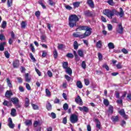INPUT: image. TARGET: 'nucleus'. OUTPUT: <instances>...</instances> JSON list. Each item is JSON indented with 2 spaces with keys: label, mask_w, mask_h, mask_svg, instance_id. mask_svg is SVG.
<instances>
[{
  "label": "nucleus",
  "mask_w": 131,
  "mask_h": 131,
  "mask_svg": "<svg viewBox=\"0 0 131 131\" xmlns=\"http://www.w3.org/2000/svg\"><path fill=\"white\" fill-rule=\"evenodd\" d=\"M69 26L70 28H73L76 26V22L79 21L78 16L75 14L71 15L69 17Z\"/></svg>",
  "instance_id": "nucleus-1"
},
{
  "label": "nucleus",
  "mask_w": 131,
  "mask_h": 131,
  "mask_svg": "<svg viewBox=\"0 0 131 131\" xmlns=\"http://www.w3.org/2000/svg\"><path fill=\"white\" fill-rule=\"evenodd\" d=\"M117 13V11L115 9L110 10L105 9L103 11V15L107 16L109 19H112V17Z\"/></svg>",
  "instance_id": "nucleus-2"
},
{
  "label": "nucleus",
  "mask_w": 131,
  "mask_h": 131,
  "mask_svg": "<svg viewBox=\"0 0 131 131\" xmlns=\"http://www.w3.org/2000/svg\"><path fill=\"white\" fill-rule=\"evenodd\" d=\"M70 120L72 123H76L78 121V117L75 114H72L70 116Z\"/></svg>",
  "instance_id": "nucleus-3"
},
{
  "label": "nucleus",
  "mask_w": 131,
  "mask_h": 131,
  "mask_svg": "<svg viewBox=\"0 0 131 131\" xmlns=\"http://www.w3.org/2000/svg\"><path fill=\"white\" fill-rule=\"evenodd\" d=\"M116 32L119 34H122L123 33V27H122V24H119L118 25L116 28Z\"/></svg>",
  "instance_id": "nucleus-4"
},
{
  "label": "nucleus",
  "mask_w": 131,
  "mask_h": 131,
  "mask_svg": "<svg viewBox=\"0 0 131 131\" xmlns=\"http://www.w3.org/2000/svg\"><path fill=\"white\" fill-rule=\"evenodd\" d=\"M91 30H92V29L91 28L89 27L86 30L83 34H82V36L81 37V38H85V37H86V36H89V35H91Z\"/></svg>",
  "instance_id": "nucleus-5"
},
{
  "label": "nucleus",
  "mask_w": 131,
  "mask_h": 131,
  "mask_svg": "<svg viewBox=\"0 0 131 131\" xmlns=\"http://www.w3.org/2000/svg\"><path fill=\"white\" fill-rule=\"evenodd\" d=\"M8 125L10 127V128H14L15 127V124L13 123V121L12 120V118H9L8 119Z\"/></svg>",
  "instance_id": "nucleus-6"
},
{
  "label": "nucleus",
  "mask_w": 131,
  "mask_h": 131,
  "mask_svg": "<svg viewBox=\"0 0 131 131\" xmlns=\"http://www.w3.org/2000/svg\"><path fill=\"white\" fill-rule=\"evenodd\" d=\"M75 102L77 104H79L80 106L82 105L83 102H82V100L80 98V96H78L77 98H75Z\"/></svg>",
  "instance_id": "nucleus-7"
},
{
  "label": "nucleus",
  "mask_w": 131,
  "mask_h": 131,
  "mask_svg": "<svg viewBox=\"0 0 131 131\" xmlns=\"http://www.w3.org/2000/svg\"><path fill=\"white\" fill-rule=\"evenodd\" d=\"M78 109L80 110V111H83V112H85L86 113H88V112H89V108H88V107L86 106H83L82 107L79 106Z\"/></svg>",
  "instance_id": "nucleus-8"
},
{
  "label": "nucleus",
  "mask_w": 131,
  "mask_h": 131,
  "mask_svg": "<svg viewBox=\"0 0 131 131\" xmlns=\"http://www.w3.org/2000/svg\"><path fill=\"white\" fill-rule=\"evenodd\" d=\"M13 95V92L11 91H7L5 93V97L8 99L11 98V96Z\"/></svg>",
  "instance_id": "nucleus-9"
},
{
  "label": "nucleus",
  "mask_w": 131,
  "mask_h": 131,
  "mask_svg": "<svg viewBox=\"0 0 131 131\" xmlns=\"http://www.w3.org/2000/svg\"><path fill=\"white\" fill-rule=\"evenodd\" d=\"M7 45V42H2L0 43V51L3 52L5 51V46Z\"/></svg>",
  "instance_id": "nucleus-10"
},
{
  "label": "nucleus",
  "mask_w": 131,
  "mask_h": 131,
  "mask_svg": "<svg viewBox=\"0 0 131 131\" xmlns=\"http://www.w3.org/2000/svg\"><path fill=\"white\" fill-rule=\"evenodd\" d=\"M19 62L18 60H15L13 62V66L14 68H18L19 67Z\"/></svg>",
  "instance_id": "nucleus-11"
},
{
  "label": "nucleus",
  "mask_w": 131,
  "mask_h": 131,
  "mask_svg": "<svg viewBox=\"0 0 131 131\" xmlns=\"http://www.w3.org/2000/svg\"><path fill=\"white\" fill-rule=\"evenodd\" d=\"M11 102L13 103V105L17 103H19V99L17 97H13L11 99Z\"/></svg>",
  "instance_id": "nucleus-12"
},
{
  "label": "nucleus",
  "mask_w": 131,
  "mask_h": 131,
  "mask_svg": "<svg viewBox=\"0 0 131 131\" xmlns=\"http://www.w3.org/2000/svg\"><path fill=\"white\" fill-rule=\"evenodd\" d=\"M3 105H4V106L9 107V106H12V102H11V101H8L7 100H4Z\"/></svg>",
  "instance_id": "nucleus-13"
},
{
  "label": "nucleus",
  "mask_w": 131,
  "mask_h": 131,
  "mask_svg": "<svg viewBox=\"0 0 131 131\" xmlns=\"http://www.w3.org/2000/svg\"><path fill=\"white\" fill-rule=\"evenodd\" d=\"M86 4H88V6L90 7V8H94V2L93 0H88L86 2Z\"/></svg>",
  "instance_id": "nucleus-14"
},
{
  "label": "nucleus",
  "mask_w": 131,
  "mask_h": 131,
  "mask_svg": "<svg viewBox=\"0 0 131 131\" xmlns=\"http://www.w3.org/2000/svg\"><path fill=\"white\" fill-rule=\"evenodd\" d=\"M77 54L80 57H81V58H83V57H84V53H83V51L81 49L78 50Z\"/></svg>",
  "instance_id": "nucleus-15"
},
{
  "label": "nucleus",
  "mask_w": 131,
  "mask_h": 131,
  "mask_svg": "<svg viewBox=\"0 0 131 131\" xmlns=\"http://www.w3.org/2000/svg\"><path fill=\"white\" fill-rule=\"evenodd\" d=\"M111 119L113 122H117V121L119 120V117H118V116H113L112 117Z\"/></svg>",
  "instance_id": "nucleus-16"
},
{
  "label": "nucleus",
  "mask_w": 131,
  "mask_h": 131,
  "mask_svg": "<svg viewBox=\"0 0 131 131\" xmlns=\"http://www.w3.org/2000/svg\"><path fill=\"white\" fill-rule=\"evenodd\" d=\"M89 28L88 26H79L78 28L76 29V31L79 30H86Z\"/></svg>",
  "instance_id": "nucleus-17"
},
{
  "label": "nucleus",
  "mask_w": 131,
  "mask_h": 131,
  "mask_svg": "<svg viewBox=\"0 0 131 131\" xmlns=\"http://www.w3.org/2000/svg\"><path fill=\"white\" fill-rule=\"evenodd\" d=\"M11 115L13 117H15L17 115V111L15 108H12L11 111Z\"/></svg>",
  "instance_id": "nucleus-18"
},
{
  "label": "nucleus",
  "mask_w": 131,
  "mask_h": 131,
  "mask_svg": "<svg viewBox=\"0 0 131 131\" xmlns=\"http://www.w3.org/2000/svg\"><path fill=\"white\" fill-rule=\"evenodd\" d=\"M6 82H7V85H8V86H9V88H13V85H12V82H11V80H10L9 78H7L6 79Z\"/></svg>",
  "instance_id": "nucleus-19"
},
{
  "label": "nucleus",
  "mask_w": 131,
  "mask_h": 131,
  "mask_svg": "<svg viewBox=\"0 0 131 131\" xmlns=\"http://www.w3.org/2000/svg\"><path fill=\"white\" fill-rule=\"evenodd\" d=\"M30 104V103L29 99H28V98H26L25 101V107H26V108H27V107L29 106Z\"/></svg>",
  "instance_id": "nucleus-20"
},
{
  "label": "nucleus",
  "mask_w": 131,
  "mask_h": 131,
  "mask_svg": "<svg viewBox=\"0 0 131 131\" xmlns=\"http://www.w3.org/2000/svg\"><path fill=\"white\" fill-rule=\"evenodd\" d=\"M118 14L119 15L121 18H122V17L124 16V12L123 11V9H122V8H120V12H118Z\"/></svg>",
  "instance_id": "nucleus-21"
},
{
  "label": "nucleus",
  "mask_w": 131,
  "mask_h": 131,
  "mask_svg": "<svg viewBox=\"0 0 131 131\" xmlns=\"http://www.w3.org/2000/svg\"><path fill=\"white\" fill-rule=\"evenodd\" d=\"M73 36L74 37H79L80 38H81L82 35H80V33L79 32H76L73 34Z\"/></svg>",
  "instance_id": "nucleus-22"
},
{
  "label": "nucleus",
  "mask_w": 131,
  "mask_h": 131,
  "mask_svg": "<svg viewBox=\"0 0 131 131\" xmlns=\"http://www.w3.org/2000/svg\"><path fill=\"white\" fill-rule=\"evenodd\" d=\"M73 54H74V55L75 56L76 60H77V61H79V60H80V58L79 57V56H78V55H77V53H76V51H74Z\"/></svg>",
  "instance_id": "nucleus-23"
},
{
  "label": "nucleus",
  "mask_w": 131,
  "mask_h": 131,
  "mask_svg": "<svg viewBox=\"0 0 131 131\" xmlns=\"http://www.w3.org/2000/svg\"><path fill=\"white\" fill-rule=\"evenodd\" d=\"M95 122L96 123V127L100 129L101 128V122L97 119H95Z\"/></svg>",
  "instance_id": "nucleus-24"
},
{
  "label": "nucleus",
  "mask_w": 131,
  "mask_h": 131,
  "mask_svg": "<svg viewBox=\"0 0 131 131\" xmlns=\"http://www.w3.org/2000/svg\"><path fill=\"white\" fill-rule=\"evenodd\" d=\"M66 72L69 74V75H71L72 74V70L70 68H68L66 69Z\"/></svg>",
  "instance_id": "nucleus-25"
},
{
  "label": "nucleus",
  "mask_w": 131,
  "mask_h": 131,
  "mask_svg": "<svg viewBox=\"0 0 131 131\" xmlns=\"http://www.w3.org/2000/svg\"><path fill=\"white\" fill-rule=\"evenodd\" d=\"M80 5V2H74L73 3V6H74V8L75 9H76V8H78Z\"/></svg>",
  "instance_id": "nucleus-26"
},
{
  "label": "nucleus",
  "mask_w": 131,
  "mask_h": 131,
  "mask_svg": "<svg viewBox=\"0 0 131 131\" xmlns=\"http://www.w3.org/2000/svg\"><path fill=\"white\" fill-rule=\"evenodd\" d=\"M46 108L48 111H51L52 110V104H51V103L48 102L46 105Z\"/></svg>",
  "instance_id": "nucleus-27"
},
{
  "label": "nucleus",
  "mask_w": 131,
  "mask_h": 131,
  "mask_svg": "<svg viewBox=\"0 0 131 131\" xmlns=\"http://www.w3.org/2000/svg\"><path fill=\"white\" fill-rule=\"evenodd\" d=\"M25 123L26 125L27 126H30V125H32V122L30 120H27L25 122Z\"/></svg>",
  "instance_id": "nucleus-28"
},
{
  "label": "nucleus",
  "mask_w": 131,
  "mask_h": 131,
  "mask_svg": "<svg viewBox=\"0 0 131 131\" xmlns=\"http://www.w3.org/2000/svg\"><path fill=\"white\" fill-rule=\"evenodd\" d=\"M76 85L79 89H82V83H81L80 81H78L77 82Z\"/></svg>",
  "instance_id": "nucleus-29"
},
{
  "label": "nucleus",
  "mask_w": 131,
  "mask_h": 131,
  "mask_svg": "<svg viewBox=\"0 0 131 131\" xmlns=\"http://www.w3.org/2000/svg\"><path fill=\"white\" fill-rule=\"evenodd\" d=\"M62 67L63 68V69H67L68 68V62L66 61V62H63V63H62Z\"/></svg>",
  "instance_id": "nucleus-30"
},
{
  "label": "nucleus",
  "mask_w": 131,
  "mask_h": 131,
  "mask_svg": "<svg viewBox=\"0 0 131 131\" xmlns=\"http://www.w3.org/2000/svg\"><path fill=\"white\" fill-rule=\"evenodd\" d=\"M96 47L97 48H99V49L101 48L102 47V41L99 40L96 43Z\"/></svg>",
  "instance_id": "nucleus-31"
},
{
  "label": "nucleus",
  "mask_w": 131,
  "mask_h": 131,
  "mask_svg": "<svg viewBox=\"0 0 131 131\" xmlns=\"http://www.w3.org/2000/svg\"><path fill=\"white\" fill-rule=\"evenodd\" d=\"M108 49H110V50L113 49L115 48L114 44L112 42L108 43Z\"/></svg>",
  "instance_id": "nucleus-32"
},
{
  "label": "nucleus",
  "mask_w": 131,
  "mask_h": 131,
  "mask_svg": "<svg viewBox=\"0 0 131 131\" xmlns=\"http://www.w3.org/2000/svg\"><path fill=\"white\" fill-rule=\"evenodd\" d=\"M113 113V107L110 105L108 107V114H112Z\"/></svg>",
  "instance_id": "nucleus-33"
},
{
  "label": "nucleus",
  "mask_w": 131,
  "mask_h": 131,
  "mask_svg": "<svg viewBox=\"0 0 131 131\" xmlns=\"http://www.w3.org/2000/svg\"><path fill=\"white\" fill-rule=\"evenodd\" d=\"M74 49L75 50H77V49H78V43L77 42V41H75L74 42Z\"/></svg>",
  "instance_id": "nucleus-34"
},
{
  "label": "nucleus",
  "mask_w": 131,
  "mask_h": 131,
  "mask_svg": "<svg viewBox=\"0 0 131 131\" xmlns=\"http://www.w3.org/2000/svg\"><path fill=\"white\" fill-rule=\"evenodd\" d=\"M2 28H3V29H5L6 27H7V21L4 20L2 22V25H1Z\"/></svg>",
  "instance_id": "nucleus-35"
},
{
  "label": "nucleus",
  "mask_w": 131,
  "mask_h": 131,
  "mask_svg": "<svg viewBox=\"0 0 131 131\" xmlns=\"http://www.w3.org/2000/svg\"><path fill=\"white\" fill-rule=\"evenodd\" d=\"M7 5L8 8H10V7H12L13 5V0H7Z\"/></svg>",
  "instance_id": "nucleus-36"
},
{
  "label": "nucleus",
  "mask_w": 131,
  "mask_h": 131,
  "mask_svg": "<svg viewBox=\"0 0 131 131\" xmlns=\"http://www.w3.org/2000/svg\"><path fill=\"white\" fill-rule=\"evenodd\" d=\"M84 14L85 16H86L87 17H90V16H92V13L90 11H84Z\"/></svg>",
  "instance_id": "nucleus-37"
},
{
  "label": "nucleus",
  "mask_w": 131,
  "mask_h": 131,
  "mask_svg": "<svg viewBox=\"0 0 131 131\" xmlns=\"http://www.w3.org/2000/svg\"><path fill=\"white\" fill-rule=\"evenodd\" d=\"M103 104L104 105H105V106H109V101L108 100V99H104L103 100Z\"/></svg>",
  "instance_id": "nucleus-38"
},
{
  "label": "nucleus",
  "mask_w": 131,
  "mask_h": 131,
  "mask_svg": "<svg viewBox=\"0 0 131 131\" xmlns=\"http://www.w3.org/2000/svg\"><path fill=\"white\" fill-rule=\"evenodd\" d=\"M29 76V75L28 74V73L25 74L26 81H27V82H30V79H29V77H28Z\"/></svg>",
  "instance_id": "nucleus-39"
},
{
  "label": "nucleus",
  "mask_w": 131,
  "mask_h": 131,
  "mask_svg": "<svg viewBox=\"0 0 131 131\" xmlns=\"http://www.w3.org/2000/svg\"><path fill=\"white\" fill-rule=\"evenodd\" d=\"M81 67L83 69H85L86 68V63H85V61H83L81 63Z\"/></svg>",
  "instance_id": "nucleus-40"
},
{
  "label": "nucleus",
  "mask_w": 131,
  "mask_h": 131,
  "mask_svg": "<svg viewBox=\"0 0 131 131\" xmlns=\"http://www.w3.org/2000/svg\"><path fill=\"white\" fill-rule=\"evenodd\" d=\"M69 107V106H68V104L64 103L63 105V110L66 111V110H68V108Z\"/></svg>",
  "instance_id": "nucleus-41"
},
{
  "label": "nucleus",
  "mask_w": 131,
  "mask_h": 131,
  "mask_svg": "<svg viewBox=\"0 0 131 131\" xmlns=\"http://www.w3.org/2000/svg\"><path fill=\"white\" fill-rule=\"evenodd\" d=\"M65 47V46L63 44H58L57 48L59 49V50H62L63 48Z\"/></svg>",
  "instance_id": "nucleus-42"
},
{
  "label": "nucleus",
  "mask_w": 131,
  "mask_h": 131,
  "mask_svg": "<svg viewBox=\"0 0 131 131\" xmlns=\"http://www.w3.org/2000/svg\"><path fill=\"white\" fill-rule=\"evenodd\" d=\"M48 3L50 6H55L56 5V3L52 0H48Z\"/></svg>",
  "instance_id": "nucleus-43"
},
{
  "label": "nucleus",
  "mask_w": 131,
  "mask_h": 131,
  "mask_svg": "<svg viewBox=\"0 0 131 131\" xmlns=\"http://www.w3.org/2000/svg\"><path fill=\"white\" fill-rule=\"evenodd\" d=\"M107 28L109 31H112V29H113V26L111 24H108L107 25Z\"/></svg>",
  "instance_id": "nucleus-44"
},
{
  "label": "nucleus",
  "mask_w": 131,
  "mask_h": 131,
  "mask_svg": "<svg viewBox=\"0 0 131 131\" xmlns=\"http://www.w3.org/2000/svg\"><path fill=\"white\" fill-rule=\"evenodd\" d=\"M46 96L47 97H51V92L48 89H46Z\"/></svg>",
  "instance_id": "nucleus-45"
},
{
  "label": "nucleus",
  "mask_w": 131,
  "mask_h": 131,
  "mask_svg": "<svg viewBox=\"0 0 131 131\" xmlns=\"http://www.w3.org/2000/svg\"><path fill=\"white\" fill-rule=\"evenodd\" d=\"M116 67L117 69H121L122 68V65H121V62H119L117 65Z\"/></svg>",
  "instance_id": "nucleus-46"
},
{
  "label": "nucleus",
  "mask_w": 131,
  "mask_h": 131,
  "mask_svg": "<svg viewBox=\"0 0 131 131\" xmlns=\"http://www.w3.org/2000/svg\"><path fill=\"white\" fill-rule=\"evenodd\" d=\"M119 114H120V115H121L122 116H123V115H124L125 114V112H124V110L122 109L119 112Z\"/></svg>",
  "instance_id": "nucleus-47"
},
{
  "label": "nucleus",
  "mask_w": 131,
  "mask_h": 131,
  "mask_svg": "<svg viewBox=\"0 0 131 131\" xmlns=\"http://www.w3.org/2000/svg\"><path fill=\"white\" fill-rule=\"evenodd\" d=\"M14 106H15V108L16 109H18V108H21V105H20V103H19V102L15 103Z\"/></svg>",
  "instance_id": "nucleus-48"
},
{
  "label": "nucleus",
  "mask_w": 131,
  "mask_h": 131,
  "mask_svg": "<svg viewBox=\"0 0 131 131\" xmlns=\"http://www.w3.org/2000/svg\"><path fill=\"white\" fill-rule=\"evenodd\" d=\"M6 40V37L4 35V34H0V40Z\"/></svg>",
  "instance_id": "nucleus-49"
},
{
  "label": "nucleus",
  "mask_w": 131,
  "mask_h": 131,
  "mask_svg": "<svg viewBox=\"0 0 131 131\" xmlns=\"http://www.w3.org/2000/svg\"><path fill=\"white\" fill-rule=\"evenodd\" d=\"M30 48L32 52L33 53H34L35 52V49H34V47L33 46V44H31L30 45Z\"/></svg>",
  "instance_id": "nucleus-50"
},
{
  "label": "nucleus",
  "mask_w": 131,
  "mask_h": 131,
  "mask_svg": "<svg viewBox=\"0 0 131 131\" xmlns=\"http://www.w3.org/2000/svg\"><path fill=\"white\" fill-rule=\"evenodd\" d=\"M21 28H25L26 27V23L25 21H22L21 23Z\"/></svg>",
  "instance_id": "nucleus-51"
},
{
  "label": "nucleus",
  "mask_w": 131,
  "mask_h": 131,
  "mask_svg": "<svg viewBox=\"0 0 131 131\" xmlns=\"http://www.w3.org/2000/svg\"><path fill=\"white\" fill-rule=\"evenodd\" d=\"M67 57H68V58H73L74 56L72 53H68L67 54Z\"/></svg>",
  "instance_id": "nucleus-52"
},
{
  "label": "nucleus",
  "mask_w": 131,
  "mask_h": 131,
  "mask_svg": "<svg viewBox=\"0 0 131 131\" xmlns=\"http://www.w3.org/2000/svg\"><path fill=\"white\" fill-rule=\"evenodd\" d=\"M32 106L33 107V109H34V110H37V109H38V106L33 103L32 104Z\"/></svg>",
  "instance_id": "nucleus-53"
},
{
  "label": "nucleus",
  "mask_w": 131,
  "mask_h": 131,
  "mask_svg": "<svg viewBox=\"0 0 131 131\" xmlns=\"http://www.w3.org/2000/svg\"><path fill=\"white\" fill-rule=\"evenodd\" d=\"M5 57L7 58V59H9V58H10V54L8 51H6L5 52Z\"/></svg>",
  "instance_id": "nucleus-54"
},
{
  "label": "nucleus",
  "mask_w": 131,
  "mask_h": 131,
  "mask_svg": "<svg viewBox=\"0 0 131 131\" xmlns=\"http://www.w3.org/2000/svg\"><path fill=\"white\" fill-rule=\"evenodd\" d=\"M64 77L66 78V79H67V80H68V81H70V80H71V77H70L69 76L66 75L64 76Z\"/></svg>",
  "instance_id": "nucleus-55"
},
{
  "label": "nucleus",
  "mask_w": 131,
  "mask_h": 131,
  "mask_svg": "<svg viewBox=\"0 0 131 131\" xmlns=\"http://www.w3.org/2000/svg\"><path fill=\"white\" fill-rule=\"evenodd\" d=\"M98 56L99 60H100V61L102 60V59H103V55H102V54L99 53L98 54Z\"/></svg>",
  "instance_id": "nucleus-56"
},
{
  "label": "nucleus",
  "mask_w": 131,
  "mask_h": 131,
  "mask_svg": "<svg viewBox=\"0 0 131 131\" xmlns=\"http://www.w3.org/2000/svg\"><path fill=\"white\" fill-rule=\"evenodd\" d=\"M54 57L55 59L58 57V52H57V50H55L54 52Z\"/></svg>",
  "instance_id": "nucleus-57"
},
{
  "label": "nucleus",
  "mask_w": 131,
  "mask_h": 131,
  "mask_svg": "<svg viewBox=\"0 0 131 131\" xmlns=\"http://www.w3.org/2000/svg\"><path fill=\"white\" fill-rule=\"evenodd\" d=\"M84 82L85 85H89V84H90V80L88 79H84Z\"/></svg>",
  "instance_id": "nucleus-58"
},
{
  "label": "nucleus",
  "mask_w": 131,
  "mask_h": 131,
  "mask_svg": "<svg viewBox=\"0 0 131 131\" xmlns=\"http://www.w3.org/2000/svg\"><path fill=\"white\" fill-rule=\"evenodd\" d=\"M30 57L31 60H32V61H33V62H34L35 61V58L33 56V55L32 54V53L30 54Z\"/></svg>",
  "instance_id": "nucleus-59"
},
{
  "label": "nucleus",
  "mask_w": 131,
  "mask_h": 131,
  "mask_svg": "<svg viewBox=\"0 0 131 131\" xmlns=\"http://www.w3.org/2000/svg\"><path fill=\"white\" fill-rule=\"evenodd\" d=\"M26 88L28 90V91H30L31 90V87H30V85L28 83L26 84Z\"/></svg>",
  "instance_id": "nucleus-60"
},
{
  "label": "nucleus",
  "mask_w": 131,
  "mask_h": 131,
  "mask_svg": "<svg viewBox=\"0 0 131 131\" xmlns=\"http://www.w3.org/2000/svg\"><path fill=\"white\" fill-rule=\"evenodd\" d=\"M48 75L49 77H52L53 76V73L51 72V71H48L47 72Z\"/></svg>",
  "instance_id": "nucleus-61"
},
{
  "label": "nucleus",
  "mask_w": 131,
  "mask_h": 131,
  "mask_svg": "<svg viewBox=\"0 0 131 131\" xmlns=\"http://www.w3.org/2000/svg\"><path fill=\"white\" fill-rule=\"evenodd\" d=\"M38 124H39V121H36L34 122V126L35 127H36V126H37V125H38Z\"/></svg>",
  "instance_id": "nucleus-62"
},
{
  "label": "nucleus",
  "mask_w": 131,
  "mask_h": 131,
  "mask_svg": "<svg viewBox=\"0 0 131 131\" xmlns=\"http://www.w3.org/2000/svg\"><path fill=\"white\" fill-rule=\"evenodd\" d=\"M65 8L66 9H67V10H72V7H71V6H70V5L65 6Z\"/></svg>",
  "instance_id": "nucleus-63"
},
{
  "label": "nucleus",
  "mask_w": 131,
  "mask_h": 131,
  "mask_svg": "<svg viewBox=\"0 0 131 131\" xmlns=\"http://www.w3.org/2000/svg\"><path fill=\"white\" fill-rule=\"evenodd\" d=\"M121 51H122V53H123L124 54H128V51H127V50L124 48L122 49Z\"/></svg>",
  "instance_id": "nucleus-64"
}]
</instances>
